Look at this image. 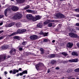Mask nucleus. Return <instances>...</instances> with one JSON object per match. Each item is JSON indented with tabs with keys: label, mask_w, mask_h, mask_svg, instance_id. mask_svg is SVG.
<instances>
[{
	"label": "nucleus",
	"mask_w": 79,
	"mask_h": 79,
	"mask_svg": "<svg viewBox=\"0 0 79 79\" xmlns=\"http://www.w3.org/2000/svg\"><path fill=\"white\" fill-rule=\"evenodd\" d=\"M70 32L72 33H69V36H70V37H73V38H76L77 39L79 38V36H78L77 34H76L74 33H75V29H71V31H70Z\"/></svg>",
	"instance_id": "nucleus-1"
},
{
	"label": "nucleus",
	"mask_w": 79,
	"mask_h": 79,
	"mask_svg": "<svg viewBox=\"0 0 79 79\" xmlns=\"http://www.w3.org/2000/svg\"><path fill=\"white\" fill-rule=\"evenodd\" d=\"M22 17H23L22 14L20 13H18L15 15L13 16V18L14 19L16 20V19H20V18H21Z\"/></svg>",
	"instance_id": "nucleus-2"
},
{
	"label": "nucleus",
	"mask_w": 79,
	"mask_h": 79,
	"mask_svg": "<svg viewBox=\"0 0 79 79\" xmlns=\"http://www.w3.org/2000/svg\"><path fill=\"white\" fill-rule=\"evenodd\" d=\"M56 16L57 18H65V15L61 13H59L57 14L56 15Z\"/></svg>",
	"instance_id": "nucleus-3"
},
{
	"label": "nucleus",
	"mask_w": 79,
	"mask_h": 79,
	"mask_svg": "<svg viewBox=\"0 0 79 79\" xmlns=\"http://www.w3.org/2000/svg\"><path fill=\"white\" fill-rule=\"evenodd\" d=\"M37 38H38L37 35H32L30 37V39L31 40H36V39H37Z\"/></svg>",
	"instance_id": "nucleus-4"
},
{
	"label": "nucleus",
	"mask_w": 79,
	"mask_h": 79,
	"mask_svg": "<svg viewBox=\"0 0 79 79\" xmlns=\"http://www.w3.org/2000/svg\"><path fill=\"white\" fill-rule=\"evenodd\" d=\"M10 73L13 74H15L16 73H19V70L18 69H14L13 70H11L9 72Z\"/></svg>",
	"instance_id": "nucleus-5"
},
{
	"label": "nucleus",
	"mask_w": 79,
	"mask_h": 79,
	"mask_svg": "<svg viewBox=\"0 0 79 79\" xmlns=\"http://www.w3.org/2000/svg\"><path fill=\"white\" fill-rule=\"evenodd\" d=\"M26 18L28 19H29L30 20H32V21H33V19H34V17L31 14L27 15L26 16Z\"/></svg>",
	"instance_id": "nucleus-6"
},
{
	"label": "nucleus",
	"mask_w": 79,
	"mask_h": 79,
	"mask_svg": "<svg viewBox=\"0 0 79 79\" xmlns=\"http://www.w3.org/2000/svg\"><path fill=\"white\" fill-rule=\"evenodd\" d=\"M41 19V17L39 15H36L35 17H33V21H36L37 20H39Z\"/></svg>",
	"instance_id": "nucleus-7"
},
{
	"label": "nucleus",
	"mask_w": 79,
	"mask_h": 79,
	"mask_svg": "<svg viewBox=\"0 0 79 79\" xmlns=\"http://www.w3.org/2000/svg\"><path fill=\"white\" fill-rule=\"evenodd\" d=\"M6 56L5 55H3L0 56V60L4 61L6 59Z\"/></svg>",
	"instance_id": "nucleus-8"
},
{
	"label": "nucleus",
	"mask_w": 79,
	"mask_h": 79,
	"mask_svg": "<svg viewBox=\"0 0 79 79\" xmlns=\"http://www.w3.org/2000/svg\"><path fill=\"white\" fill-rule=\"evenodd\" d=\"M11 8L13 11H18V10H19V8H18V7L15 6H12Z\"/></svg>",
	"instance_id": "nucleus-9"
},
{
	"label": "nucleus",
	"mask_w": 79,
	"mask_h": 79,
	"mask_svg": "<svg viewBox=\"0 0 79 79\" xmlns=\"http://www.w3.org/2000/svg\"><path fill=\"white\" fill-rule=\"evenodd\" d=\"M43 66V63H39L38 64H37L36 66V68L38 70L39 69V67H41Z\"/></svg>",
	"instance_id": "nucleus-10"
},
{
	"label": "nucleus",
	"mask_w": 79,
	"mask_h": 79,
	"mask_svg": "<svg viewBox=\"0 0 79 79\" xmlns=\"http://www.w3.org/2000/svg\"><path fill=\"white\" fill-rule=\"evenodd\" d=\"M73 44L70 42H69L67 44V47L69 48H71L73 47Z\"/></svg>",
	"instance_id": "nucleus-11"
},
{
	"label": "nucleus",
	"mask_w": 79,
	"mask_h": 79,
	"mask_svg": "<svg viewBox=\"0 0 79 79\" xmlns=\"http://www.w3.org/2000/svg\"><path fill=\"white\" fill-rule=\"evenodd\" d=\"M14 33L15 35H17V34H22V29H18L17 32H15Z\"/></svg>",
	"instance_id": "nucleus-12"
},
{
	"label": "nucleus",
	"mask_w": 79,
	"mask_h": 79,
	"mask_svg": "<svg viewBox=\"0 0 79 79\" xmlns=\"http://www.w3.org/2000/svg\"><path fill=\"white\" fill-rule=\"evenodd\" d=\"M2 50H6V49H7L8 48V46L7 45L3 46L1 48Z\"/></svg>",
	"instance_id": "nucleus-13"
},
{
	"label": "nucleus",
	"mask_w": 79,
	"mask_h": 79,
	"mask_svg": "<svg viewBox=\"0 0 79 79\" xmlns=\"http://www.w3.org/2000/svg\"><path fill=\"white\" fill-rule=\"evenodd\" d=\"M37 26L40 28H42L43 26V25L42 23H40L37 24Z\"/></svg>",
	"instance_id": "nucleus-14"
},
{
	"label": "nucleus",
	"mask_w": 79,
	"mask_h": 79,
	"mask_svg": "<svg viewBox=\"0 0 79 79\" xmlns=\"http://www.w3.org/2000/svg\"><path fill=\"white\" fill-rule=\"evenodd\" d=\"M48 57L49 58H55V54H50L48 56Z\"/></svg>",
	"instance_id": "nucleus-15"
},
{
	"label": "nucleus",
	"mask_w": 79,
	"mask_h": 79,
	"mask_svg": "<svg viewBox=\"0 0 79 79\" xmlns=\"http://www.w3.org/2000/svg\"><path fill=\"white\" fill-rule=\"evenodd\" d=\"M72 55L73 56H78V54L77 52H72Z\"/></svg>",
	"instance_id": "nucleus-16"
},
{
	"label": "nucleus",
	"mask_w": 79,
	"mask_h": 79,
	"mask_svg": "<svg viewBox=\"0 0 79 79\" xmlns=\"http://www.w3.org/2000/svg\"><path fill=\"white\" fill-rule=\"evenodd\" d=\"M13 39H16V40H19L20 39V37L18 36H14L13 37Z\"/></svg>",
	"instance_id": "nucleus-17"
},
{
	"label": "nucleus",
	"mask_w": 79,
	"mask_h": 79,
	"mask_svg": "<svg viewBox=\"0 0 79 79\" xmlns=\"http://www.w3.org/2000/svg\"><path fill=\"white\" fill-rule=\"evenodd\" d=\"M27 12L28 13H34V10H26Z\"/></svg>",
	"instance_id": "nucleus-18"
},
{
	"label": "nucleus",
	"mask_w": 79,
	"mask_h": 79,
	"mask_svg": "<svg viewBox=\"0 0 79 79\" xmlns=\"http://www.w3.org/2000/svg\"><path fill=\"white\" fill-rule=\"evenodd\" d=\"M15 23L14 22H12L10 23L8 25L9 27H11L12 26H14Z\"/></svg>",
	"instance_id": "nucleus-19"
},
{
	"label": "nucleus",
	"mask_w": 79,
	"mask_h": 79,
	"mask_svg": "<svg viewBox=\"0 0 79 79\" xmlns=\"http://www.w3.org/2000/svg\"><path fill=\"white\" fill-rule=\"evenodd\" d=\"M40 50V51H41V54L43 55V54L44 53V49H43V48H41Z\"/></svg>",
	"instance_id": "nucleus-20"
},
{
	"label": "nucleus",
	"mask_w": 79,
	"mask_h": 79,
	"mask_svg": "<svg viewBox=\"0 0 79 79\" xmlns=\"http://www.w3.org/2000/svg\"><path fill=\"white\" fill-rule=\"evenodd\" d=\"M56 60H53L51 61V64H55L56 63Z\"/></svg>",
	"instance_id": "nucleus-21"
},
{
	"label": "nucleus",
	"mask_w": 79,
	"mask_h": 79,
	"mask_svg": "<svg viewBox=\"0 0 79 79\" xmlns=\"http://www.w3.org/2000/svg\"><path fill=\"white\" fill-rule=\"evenodd\" d=\"M13 51V52H13V53L11 54V55H15V54H16V49H15L14 48Z\"/></svg>",
	"instance_id": "nucleus-22"
},
{
	"label": "nucleus",
	"mask_w": 79,
	"mask_h": 79,
	"mask_svg": "<svg viewBox=\"0 0 79 79\" xmlns=\"http://www.w3.org/2000/svg\"><path fill=\"white\" fill-rule=\"evenodd\" d=\"M8 12V10L6 9L4 11V15L6 16H7V13Z\"/></svg>",
	"instance_id": "nucleus-23"
},
{
	"label": "nucleus",
	"mask_w": 79,
	"mask_h": 79,
	"mask_svg": "<svg viewBox=\"0 0 79 79\" xmlns=\"http://www.w3.org/2000/svg\"><path fill=\"white\" fill-rule=\"evenodd\" d=\"M13 49H14V48H12L11 49V50L9 51V53L10 54H12L13 53Z\"/></svg>",
	"instance_id": "nucleus-24"
},
{
	"label": "nucleus",
	"mask_w": 79,
	"mask_h": 79,
	"mask_svg": "<svg viewBox=\"0 0 79 79\" xmlns=\"http://www.w3.org/2000/svg\"><path fill=\"white\" fill-rule=\"evenodd\" d=\"M30 7V6L29 5H28L25 7L24 8V10H27V9H29Z\"/></svg>",
	"instance_id": "nucleus-25"
},
{
	"label": "nucleus",
	"mask_w": 79,
	"mask_h": 79,
	"mask_svg": "<svg viewBox=\"0 0 79 79\" xmlns=\"http://www.w3.org/2000/svg\"><path fill=\"white\" fill-rule=\"evenodd\" d=\"M73 63L77 62L78 61V59H73Z\"/></svg>",
	"instance_id": "nucleus-26"
},
{
	"label": "nucleus",
	"mask_w": 79,
	"mask_h": 79,
	"mask_svg": "<svg viewBox=\"0 0 79 79\" xmlns=\"http://www.w3.org/2000/svg\"><path fill=\"white\" fill-rule=\"evenodd\" d=\"M48 23H49V22L48 21V20H47V21H46L44 22V24H48Z\"/></svg>",
	"instance_id": "nucleus-27"
},
{
	"label": "nucleus",
	"mask_w": 79,
	"mask_h": 79,
	"mask_svg": "<svg viewBox=\"0 0 79 79\" xmlns=\"http://www.w3.org/2000/svg\"><path fill=\"white\" fill-rule=\"evenodd\" d=\"M62 55H64V56H67L68 55V54L65 52H62L61 53Z\"/></svg>",
	"instance_id": "nucleus-28"
},
{
	"label": "nucleus",
	"mask_w": 79,
	"mask_h": 79,
	"mask_svg": "<svg viewBox=\"0 0 79 79\" xmlns=\"http://www.w3.org/2000/svg\"><path fill=\"white\" fill-rule=\"evenodd\" d=\"M23 74H27V71L25 70H24L23 71V72H22Z\"/></svg>",
	"instance_id": "nucleus-29"
},
{
	"label": "nucleus",
	"mask_w": 79,
	"mask_h": 79,
	"mask_svg": "<svg viewBox=\"0 0 79 79\" xmlns=\"http://www.w3.org/2000/svg\"><path fill=\"white\" fill-rule=\"evenodd\" d=\"M16 25L17 27H20V23H17L16 24Z\"/></svg>",
	"instance_id": "nucleus-30"
},
{
	"label": "nucleus",
	"mask_w": 79,
	"mask_h": 79,
	"mask_svg": "<svg viewBox=\"0 0 79 79\" xmlns=\"http://www.w3.org/2000/svg\"><path fill=\"white\" fill-rule=\"evenodd\" d=\"M16 1H19L20 3H23L25 1V0H16Z\"/></svg>",
	"instance_id": "nucleus-31"
},
{
	"label": "nucleus",
	"mask_w": 79,
	"mask_h": 79,
	"mask_svg": "<svg viewBox=\"0 0 79 79\" xmlns=\"http://www.w3.org/2000/svg\"><path fill=\"white\" fill-rule=\"evenodd\" d=\"M48 41V39H44V40L43 42H47Z\"/></svg>",
	"instance_id": "nucleus-32"
},
{
	"label": "nucleus",
	"mask_w": 79,
	"mask_h": 79,
	"mask_svg": "<svg viewBox=\"0 0 79 79\" xmlns=\"http://www.w3.org/2000/svg\"><path fill=\"white\" fill-rule=\"evenodd\" d=\"M48 33H46V32H44V34L43 35H44V37H46V36H47L48 34Z\"/></svg>",
	"instance_id": "nucleus-33"
},
{
	"label": "nucleus",
	"mask_w": 79,
	"mask_h": 79,
	"mask_svg": "<svg viewBox=\"0 0 79 79\" xmlns=\"http://www.w3.org/2000/svg\"><path fill=\"white\" fill-rule=\"evenodd\" d=\"M26 55L27 56H28V55H31V52H26L25 53Z\"/></svg>",
	"instance_id": "nucleus-34"
},
{
	"label": "nucleus",
	"mask_w": 79,
	"mask_h": 79,
	"mask_svg": "<svg viewBox=\"0 0 79 79\" xmlns=\"http://www.w3.org/2000/svg\"><path fill=\"white\" fill-rule=\"evenodd\" d=\"M15 32H13V33H12L11 35H9V37H11V36H12L13 35H15Z\"/></svg>",
	"instance_id": "nucleus-35"
},
{
	"label": "nucleus",
	"mask_w": 79,
	"mask_h": 79,
	"mask_svg": "<svg viewBox=\"0 0 79 79\" xmlns=\"http://www.w3.org/2000/svg\"><path fill=\"white\" fill-rule=\"evenodd\" d=\"M5 36L2 35V36L0 37V40H2V39H3L5 38Z\"/></svg>",
	"instance_id": "nucleus-36"
},
{
	"label": "nucleus",
	"mask_w": 79,
	"mask_h": 79,
	"mask_svg": "<svg viewBox=\"0 0 79 79\" xmlns=\"http://www.w3.org/2000/svg\"><path fill=\"white\" fill-rule=\"evenodd\" d=\"M75 72H79V68L76 69L74 70Z\"/></svg>",
	"instance_id": "nucleus-37"
},
{
	"label": "nucleus",
	"mask_w": 79,
	"mask_h": 79,
	"mask_svg": "<svg viewBox=\"0 0 79 79\" xmlns=\"http://www.w3.org/2000/svg\"><path fill=\"white\" fill-rule=\"evenodd\" d=\"M26 31V30L25 29H22V33L25 32Z\"/></svg>",
	"instance_id": "nucleus-38"
},
{
	"label": "nucleus",
	"mask_w": 79,
	"mask_h": 79,
	"mask_svg": "<svg viewBox=\"0 0 79 79\" xmlns=\"http://www.w3.org/2000/svg\"><path fill=\"white\" fill-rule=\"evenodd\" d=\"M48 21L49 23H52V22H54L55 20H48Z\"/></svg>",
	"instance_id": "nucleus-39"
},
{
	"label": "nucleus",
	"mask_w": 79,
	"mask_h": 79,
	"mask_svg": "<svg viewBox=\"0 0 79 79\" xmlns=\"http://www.w3.org/2000/svg\"><path fill=\"white\" fill-rule=\"evenodd\" d=\"M20 47H21V46H19L18 48H19V51H21V50H23V48Z\"/></svg>",
	"instance_id": "nucleus-40"
},
{
	"label": "nucleus",
	"mask_w": 79,
	"mask_h": 79,
	"mask_svg": "<svg viewBox=\"0 0 79 79\" xmlns=\"http://www.w3.org/2000/svg\"><path fill=\"white\" fill-rule=\"evenodd\" d=\"M75 11H76L77 12H78L79 13V8L78 9H75Z\"/></svg>",
	"instance_id": "nucleus-41"
},
{
	"label": "nucleus",
	"mask_w": 79,
	"mask_h": 79,
	"mask_svg": "<svg viewBox=\"0 0 79 79\" xmlns=\"http://www.w3.org/2000/svg\"><path fill=\"white\" fill-rule=\"evenodd\" d=\"M68 61L70 63H73V59H71V60H69Z\"/></svg>",
	"instance_id": "nucleus-42"
},
{
	"label": "nucleus",
	"mask_w": 79,
	"mask_h": 79,
	"mask_svg": "<svg viewBox=\"0 0 79 79\" xmlns=\"http://www.w3.org/2000/svg\"><path fill=\"white\" fill-rule=\"evenodd\" d=\"M48 26L49 27H52V23H49Z\"/></svg>",
	"instance_id": "nucleus-43"
},
{
	"label": "nucleus",
	"mask_w": 79,
	"mask_h": 79,
	"mask_svg": "<svg viewBox=\"0 0 79 79\" xmlns=\"http://www.w3.org/2000/svg\"><path fill=\"white\" fill-rule=\"evenodd\" d=\"M55 69H56V70L58 71V70L60 69V68L58 67H57L55 68Z\"/></svg>",
	"instance_id": "nucleus-44"
},
{
	"label": "nucleus",
	"mask_w": 79,
	"mask_h": 79,
	"mask_svg": "<svg viewBox=\"0 0 79 79\" xmlns=\"http://www.w3.org/2000/svg\"><path fill=\"white\" fill-rule=\"evenodd\" d=\"M4 16L3 15H0V19L2 18H3Z\"/></svg>",
	"instance_id": "nucleus-45"
},
{
	"label": "nucleus",
	"mask_w": 79,
	"mask_h": 79,
	"mask_svg": "<svg viewBox=\"0 0 79 79\" xmlns=\"http://www.w3.org/2000/svg\"><path fill=\"white\" fill-rule=\"evenodd\" d=\"M22 44L23 45H26V42L24 41L22 42Z\"/></svg>",
	"instance_id": "nucleus-46"
},
{
	"label": "nucleus",
	"mask_w": 79,
	"mask_h": 79,
	"mask_svg": "<svg viewBox=\"0 0 79 79\" xmlns=\"http://www.w3.org/2000/svg\"><path fill=\"white\" fill-rule=\"evenodd\" d=\"M40 35H43L44 34V33L43 32H40Z\"/></svg>",
	"instance_id": "nucleus-47"
},
{
	"label": "nucleus",
	"mask_w": 79,
	"mask_h": 79,
	"mask_svg": "<svg viewBox=\"0 0 79 79\" xmlns=\"http://www.w3.org/2000/svg\"><path fill=\"white\" fill-rule=\"evenodd\" d=\"M19 75L20 76H23V72H22V73H19Z\"/></svg>",
	"instance_id": "nucleus-48"
},
{
	"label": "nucleus",
	"mask_w": 79,
	"mask_h": 79,
	"mask_svg": "<svg viewBox=\"0 0 79 79\" xmlns=\"http://www.w3.org/2000/svg\"><path fill=\"white\" fill-rule=\"evenodd\" d=\"M68 63V61H64V63Z\"/></svg>",
	"instance_id": "nucleus-49"
},
{
	"label": "nucleus",
	"mask_w": 79,
	"mask_h": 79,
	"mask_svg": "<svg viewBox=\"0 0 79 79\" xmlns=\"http://www.w3.org/2000/svg\"><path fill=\"white\" fill-rule=\"evenodd\" d=\"M76 26H78L79 27V23H77L76 24Z\"/></svg>",
	"instance_id": "nucleus-50"
},
{
	"label": "nucleus",
	"mask_w": 79,
	"mask_h": 79,
	"mask_svg": "<svg viewBox=\"0 0 79 79\" xmlns=\"http://www.w3.org/2000/svg\"><path fill=\"white\" fill-rule=\"evenodd\" d=\"M4 74H5V75H6V74H7V72L6 71L4 72Z\"/></svg>",
	"instance_id": "nucleus-51"
},
{
	"label": "nucleus",
	"mask_w": 79,
	"mask_h": 79,
	"mask_svg": "<svg viewBox=\"0 0 79 79\" xmlns=\"http://www.w3.org/2000/svg\"><path fill=\"white\" fill-rule=\"evenodd\" d=\"M50 70L49 69L48 70V73H50Z\"/></svg>",
	"instance_id": "nucleus-52"
},
{
	"label": "nucleus",
	"mask_w": 79,
	"mask_h": 79,
	"mask_svg": "<svg viewBox=\"0 0 79 79\" xmlns=\"http://www.w3.org/2000/svg\"><path fill=\"white\" fill-rule=\"evenodd\" d=\"M16 76H17V77H18V76H19V73H17V74L16 75Z\"/></svg>",
	"instance_id": "nucleus-53"
},
{
	"label": "nucleus",
	"mask_w": 79,
	"mask_h": 79,
	"mask_svg": "<svg viewBox=\"0 0 79 79\" xmlns=\"http://www.w3.org/2000/svg\"><path fill=\"white\" fill-rule=\"evenodd\" d=\"M4 32V31L3 30L0 31V34H1V33H2V32Z\"/></svg>",
	"instance_id": "nucleus-54"
},
{
	"label": "nucleus",
	"mask_w": 79,
	"mask_h": 79,
	"mask_svg": "<svg viewBox=\"0 0 79 79\" xmlns=\"http://www.w3.org/2000/svg\"><path fill=\"white\" fill-rule=\"evenodd\" d=\"M76 30H78V31H79V28L76 27Z\"/></svg>",
	"instance_id": "nucleus-55"
},
{
	"label": "nucleus",
	"mask_w": 79,
	"mask_h": 79,
	"mask_svg": "<svg viewBox=\"0 0 79 79\" xmlns=\"http://www.w3.org/2000/svg\"><path fill=\"white\" fill-rule=\"evenodd\" d=\"M11 56L8 55L7 58H11Z\"/></svg>",
	"instance_id": "nucleus-56"
},
{
	"label": "nucleus",
	"mask_w": 79,
	"mask_h": 79,
	"mask_svg": "<svg viewBox=\"0 0 79 79\" xmlns=\"http://www.w3.org/2000/svg\"><path fill=\"white\" fill-rule=\"evenodd\" d=\"M19 71H22V68H19Z\"/></svg>",
	"instance_id": "nucleus-57"
},
{
	"label": "nucleus",
	"mask_w": 79,
	"mask_h": 79,
	"mask_svg": "<svg viewBox=\"0 0 79 79\" xmlns=\"http://www.w3.org/2000/svg\"><path fill=\"white\" fill-rule=\"evenodd\" d=\"M67 72V73H70V71H69V70H68Z\"/></svg>",
	"instance_id": "nucleus-58"
},
{
	"label": "nucleus",
	"mask_w": 79,
	"mask_h": 79,
	"mask_svg": "<svg viewBox=\"0 0 79 79\" xmlns=\"http://www.w3.org/2000/svg\"><path fill=\"white\" fill-rule=\"evenodd\" d=\"M3 24V22H1L0 23V26H2Z\"/></svg>",
	"instance_id": "nucleus-59"
},
{
	"label": "nucleus",
	"mask_w": 79,
	"mask_h": 79,
	"mask_svg": "<svg viewBox=\"0 0 79 79\" xmlns=\"http://www.w3.org/2000/svg\"><path fill=\"white\" fill-rule=\"evenodd\" d=\"M55 40H53L52 41V43H55Z\"/></svg>",
	"instance_id": "nucleus-60"
},
{
	"label": "nucleus",
	"mask_w": 79,
	"mask_h": 79,
	"mask_svg": "<svg viewBox=\"0 0 79 79\" xmlns=\"http://www.w3.org/2000/svg\"><path fill=\"white\" fill-rule=\"evenodd\" d=\"M76 16H77V17H79V14L77 15H76Z\"/></svg>",
	"instance_id": "nucleus-61"
},
{
	"label": "nucleus",
	"mask_w": 79,
	"mask_h": 79,
	"mask_svg": "<svg viewBox=\"0 0 79 79\" xmlns=\"http://www.w3.org/2000/svg\"><path fill=\"white\" fill-rule=\"evenodd\" d=\"M56 31L57 32H58V29H56Z\"/></svg>",
	"instance_id": "nucleus-62"
},
{
	"label": "nucleus",
	"mask_w": 79,
	"mask_h": 79,
	"mask_svg": "<svg viewBox=\"0 0 79 79\" xmlns=\"http://www.w3.org/2000/svg\"><path fill=\"white\" fill-rule=\"evenodd\" d=\"M23 77H26V75H25L23 76Z\"/></svg>",
	"instance_id": "nucleus-63"
},
{
	"label": "nucleus",
	"mask_w": 79,
	"mask_h": 79,
	"mask_svg": "<svg viewBox=\"0 0 79 79\" xmlns=\"http://www.w3.org/2000/svg\"><path fill=\"white\" fill-rule=\"evenodd\" d=\"M7 79H10V77H8Z\"/></svg>",
	"instance_id": "nucleus-64"
}]
</instances>
